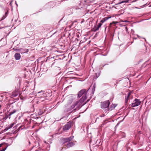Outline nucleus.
<instances>
[{
	"label": "nucleus",
	"mask_w": 151,
	"mask_h": 151,
	"mask_svg": "<svg viewBox=\"0 0 151 151\" xmlns=\"http://www.w3.org/2000/svg\"><path fill=\"white\" fill-rule=\"evenodd\" d=\"M86 90L85 89L82 90L78 92V97H80L83 94L84 95V96L86 95Z\"/></svg>",
	"instance_id": "nucleus-9"
},
{
	"label": "nucleus",
	"mask_w": 151,
	"mask_h": 151,
	"mask_svg": "<svg viewBox=\"0 0 151 151\" xmlns=\"http://www.w3.org/2000/svg\"><path fill=\"white\" fill-rule=\"evenodd\" d=\"M109 101H106L101 103V107L102 108H105L108 107L109 106Z\"/></svg>",
	"instance_id": "nucleus-6"
},
{
	"label": "nucleus",
	"mask_w": 151,
	"mask_h": 151,
	"mask_svg": "<svg viewBox=\"0 0 151 151\" xmlns=\"http://www.w3.org/2000/svg\"><path fill=\"white\" fill-rule=\"evenodd\" d=\"M73 138V136H71L69 137L65 138H63L62 139V140L64 143H65L66 142H69L71 141Z\"/></svg>",
	"instance_id": "nucleus-8"
},
{
	"label": "nucleus",
	"mask_w": 151,
	"mask_h": 151,
	"mask_svg": "<svg viewBox=\"0 0 151 151\" xmlns=\"http://www.w3.org/2000/svg\"><path fill=\"white\" fill-rule=\"evenodd\" d=\"M119 123H118L117 124L116 126L118 125H119Z\"/></svg>",
	"instance_id": "nucleus-27"
},
{
	"label": "nucleus",
	"mask_w": 151,
	"mask_h": 151,
	"mask_svg": "<svg viewBox=\"0 0 151 151\" xmlns=\"http://www.w3.org/2000/svg\"><path fill=\"white\" fill-rule=\"evenodd\" d=\"M71 127L70 122H68L63 127V130L64 131L68 130Z\"/></svg>",
	"instance_id": "nucleus-7"
},
{
	"label": "nucleus",
	"mask_w": 151,
	"mask_h": 151,
	"mask_svg": "<svg viewBox=\"0 0 151 151\" xmlns=\"http://www.w3.org/2000/svg\"><path fill=\"white\" fill-rule=\"evenodd\" d=\"M75 144L73 142H70L67 143L66 145V147L67 148H69L74 145Z\"/></svg>",
	"instance_id": "nucleus-12"
},
{
	"label": "nucleus",
	"mask_w": 151,
	"mask_h": 151,
	"mask_svg": "<svg viewBox=\"0 0 151 151\" xmlns=\"http://www.w3.org/2000/svg\"><path fill=\"white\" fill-rule=\"evenodd\" d=\"M16 111V110L15 109L14 110L10 112L9 114L10 115H12L14 114Z\"/></svg>",
	"instance_id": "nucleus-19"
},
{
	"label": "nucleus",
	"mask_w": 151,
	"mask_h": 151,
	"mask_svg": "<svg viewBox=\"0 0 151 151\" xmlns=\"http://www.w3.org/2000/svg\"><path fill=\"white\" fill-rule=\"evenodd\" d=\"M18 93L17 92H14L12 93V94L11 96L12 97L16 96L18 95Z\"/></svg>",
	"instance_id": "nucleus-17"
},
{
	"label": "nucleus",
	"mask_w": 151,
	"mask_h": 151,
	"mask_svg": "<svg viewBox=\"0 0 151 151\" xmlns=\"http://www.w3.org/2000/svg\"><path fill=\"white\" fill-rule=\"evenodd\" d=\"M102 25V24L100 23H99L98 24V25L97 27H95L94 28V30L95 31H96L98 30H99V28H100L101 25Z\"/></svg>",
	"instance_id": "nucleus-15"
},
{
	"label": "nucleus",
	"mask_w": 151,
	"mask_h": 151,
	"mask_svg": "<svg viewBox=\"0 0 151 151\" xmlns=\"http://www.w3.org/2000/svg\"><path fill=\"white\" fill-rule=\"evenodd\" d=\"M14 123H12L10 125H9V126H8V127H7V128L6 129H4V130L5 131H6L7 130H8V129H10V128H12V127H13V126H14Z\"/></svg>",
	"instance_id": "nucleus-18"
},
{
	"label": "nucleus",
	"mask_w": 151,
	"mask_h": 151,
	"mask_svg": "<svg viewBox=\"0 0 151 151\" xmlns=\"http://www.w3.org/2000/svg\"><path fill=\"white\" fill-rule=\"evenodd\" d=\"M23 49L22 48H20V49H15V50L16 51H21V53H24L26 52H28V50L27 49L26 51H24Z\"/></svg>",
	"instance_id": "nucleus-11"
},
{
	"label": "nucleus",
	"mask_w": 151,
	"mask_h": 151,
	"mask_svg": "<svg viewBox=\"0 0 151 151\" xmlns=\"http://www.w3.org/2000/svg\"><path fill=\"white\" fill-rule=\"evenodd\" d=\"M141 101L140 100L138 99H135L132 104V107H135L137 106L140 104Z\"/></svg>",
	"instance_id": "nucleus-5"
},
{
	"label": "nucleus",
	"mask_w": 151,
	"mask_h": 151,
	"mask_svg": "<svg viewBox=\"0 0 151 151\" xmlns=\"http://www.w3.org/2000/svg\"><path fill=\"white\" fill-rule=\"evenodd\" d=\"M7 147H6L5 148L3 149L2 150H0V151H5V150L7 148Z\"/></svg>",
	"instance_id": "nucleus-21"
},
{
	"label": "nucleus",
	"mask_w": 151,
	"mask_h": 151,
	"mask_svg": "<svg viewBox=\"0 0 151 151\" xmlns=\"http://www.w3.org/2000/svg\"><path fill=\"white\" fill-rule=\"evenodd\" d=\"M86 99V95L83 96L78 101H76L72 105L70 106L68 104L66 105L65 106V110L66 111H70L74 108L76 106V108L79 109Z\"/></svg>",
	"instance_id": "nucleus-2"
},
{
	"label": "nucleus",
	"mask_w": 151,
	"mask_h": 151,
	"mask_svg": "<svg viewBox=\"0 0 151 151\" xmlns=\"http://www.w3.org/2000/svg\"><path fill=\"white\" fill-rule=\"evenodd\" d=\"M86 99V95L83 96L78 101H76L72 105L70 106L68 104L66 105L65 106V110L66 111H70L74 108L76 106V108L79 109Z\"/></svg>",
	"instance_id": "nucleus-1"
},
{
	"label": "nucleus",
	"mask_w": 151,
	"mask_h": 151,
	"mask_svg": "<svg viewBox=\"0 0 151 151\" xmlns=\"http://www.w3.org/2000/svg\"><path fill=\"white\" fill-rule=\"evenodd\" d=\"M124 22H127V21L126 20L124 21Z\"/></svg>",
	"instance_id": "nucleus-28"
},
{
	"label": "nucleus",
	"mask_w": 151,
	"mask_h": 151,
	"mask_svg": "<svg viewBox=\"0 0 151 151\" xmlns=\"http://www.w3.org/2000/svg\"><path fill=\"white\" fill-rule=\"evenodd\" d=\"M43 114V112L42 111H41V110H40L38 112V114L39 115H41Z\"/></svg>",
	"instance_id": "nucleus-20"
},
{
	"label": "nucleus",
	"mask_w": 151,
	"mask_h": 151,
	"mask_svg": "<svg viewBox=\"0 0 151 151\" xmlns=\"http://www.w3.org/2000/svg\"><path fill=\"white\" fill-rule=\"evenodd\" d=\"M117 104H114L111 105L110 108L109 109V110H112L114 109V108L116 106Z\"/></svg>",
	"instance_id": "nucleus-16"
},
{
	"label": "nucleus",
	"mask_w": 151,
	"mask_h": 151,
	"mask_svg": "<svg viewBox=\"0 0 151 151\" xmlns=\"http://www.w3.org/2000/svg\"><path fill=\"white\" fill-rule=\"evenodd\" d=\"M21 55L19 53H16L14 55V57L15 59L17 60H19L21 58Z\"/></svg>",
	"instance_id": "nucleus-13"
},
{
	"label": "nucleus",
	"mask_w": 151,
	"mask_h": 151,
	"mask_svg": "<svg viewBox=\"0 0 151 151\" xmlns=\"http://www.w3.org/2000/svg\"><path fill=\"white\" fill-rule=\"evenodd\" d=\"M3 145V143H1L0 144V147H1Z\"/></svg>",
	"instance_id": "nucleus-25"
},
{
	"label": "nucleus",
	"mask_w": 151,
	"mask_h": 151,
	"mask_svg": "<svg viewBox=\"0 0 151 151\" xmlns=\"http://www.w3.org/2000/svg\"><path fill=\"white\" fill-rule=\"evenodd\" d=\"M116 23V22H113L112 23H110V26H111L112 24H115V23Z\"/></svg>",
	"instance_id": "nucleus-23"
},
{
	"label": "nucleus",
	"mask_w": 151,
	"mask_h": 151,
	"mask_svg": "<svg viewBox=\"0 0 151 151\" xmlns=\"http://www.w3.org/2000/svg\"><path fill=\"white\" fill-rule=\"evenodd\" d=\"M131 95V92H129L127 96H126L125 98V104H127L128 103V100L129 99L130 96Z\"/></svg>",
	"instance_id": "nucleus-10"
},
{
	"label": "nucleus",
	"mask_w": 151,
	"mask_h": 151,
	"mask_svg": "<svg viewBox=\"0 0 151 151\" xmlns=\"http://www.w3.org/2000/svg\"><path fill=\"white\" fill-rule=\"evenodd\" d=\"M111 17H105L103 18L101 20L100 22L103 23L109 19Z\"/></svg>",
	"instance_id": "nucleus-14"
},
{
	"label": "nucleus",
	"mask_w": 151,
	"mask_h": 151,
	"mask_svg": "<svg viewBox=\"0 0 151 151\" xmlns=\"http://www.w3.org/2000/svg\"><path fill=\"white\" fill-rule=\"evenodd\" d=\"M128 2V1H122L121 3H124V2H125V3H127Z\"/></svg>",
	"instance_id": "nucleus-24"
},
{
	"label": "nucleus",
	"mask_w": 151,
	"mask_h": 151,
	"mask_svg": "<svg viewBox=\"0 0 151 151\" xmlns=\"http://www.w3.org/2000/svg\"><path fill=\"white\" fill-rule=\"evenodd\" d=\"M86 103V102L84 104H83L82 105H85Z\"/></svg>",
	"instance_id": "nucleus-26"
},
{
	"label": "nucleus",
	"mask_w": 151,
	"mask_h": 151,
	"mask_svg": "<svg viewBox=\"0 0 151 151\" xmlns=\"http://www.w3.org/2000/svg\"><path fill=\"white\" fill-rule=\"evenodd\" d=\"M124 117L123 118V120L124 119Z\"/></svg>",
	"instance_id": "nucleus-29"
},
{
	"label": "nucleus",
	"mask_w": 151,
	"mask_h": 151,
	"mask_svg": "<svg viewBox=\"0 0 151 151\" xmlns=\"http://www.w3.org/2000/svg\"><path fill=\"white\" fill-rule=\"evenodd\" d=\"M46 94L45 93H44L43 92H40L38 93V95L39 96L38 97V100L41 101H42L45 100L46 99L45 96Z\"/></svg>",
	"instance_id": "nucleus-4"
},
{
	"label": "nucleus",
	"mask_w": 151,
	"mask_h": 151,
	"mask_svg": "<svg viewBox=\"0 0 151 151\" xmlns=\"http://www.w3.org/2000/svg\"><path fill=\"white\" fill-rule=\"evenodd\" d=\"M86 99V95L83 96L78 101H76L72 105L70 106L68 104L66 105L65 106V110L66 111H70L74 108L76 106V108L79 109Z\"/></svg>",
	"instance_id": "nucleus-3"
},
{
	"label": "nucleus",
	"mask_w": 151,
	"mask_h": 151,
	"mask_svg": "<svg viewBox=\"0 0 151 151\" xmlns=\"http://www.w3.org/2000/svg\"><path fill=\"white\" fill-rule=\"evenodd\" d=\"M72 101H73V100L72 99H71V100H69V101L68 102L69 104L71 103L72 102Z\"/></svg>",
	"instance_id": "nucleus-22"
}]
</instances>
